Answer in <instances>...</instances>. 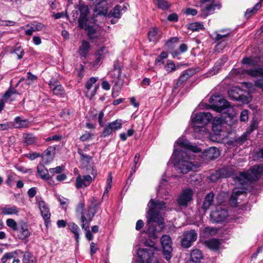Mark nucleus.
<instances>
[{"instance_id":"nucleus-27","label":"nucleus","mask_w":263,"mask_h":263,"mask_svg":"<svg viewBox=\"0 0 263 263\" xmlns=\"http://www.w3.org/2000/svg\"><path fill=\"white\" fill-rule=\"evenodd\" d=\"M220 155L219 149L216 147H210L204 152V155L208 159H214L217 158Z\"/></svg>"},{"instance_id":"nucleus-15","label":"nucleus","mask_w":263,"mask_h":263,"mask_svg":"<svg viewBox=\"0 0 263 263\" xmlns=\"http://www.w3.org/2000/svg\"><path fill=\"white\" fill-rule=\"evenodd\" d=\"M228 213L227 211L217 208L215 211H213L211 213V220L213 222L219 223L223 221L228 216Z\"/></svg>"},{"instance_id":"nucleus-50","label":"nucleus","mask_w":263,"mask_h":263,"mask_svg":"<svg viewBox=\"0 0 263 263\" xmlns=\"http://www.w3.org/2000/svg\"><path fill=\"white\" fill-rule=\"evenodd\" d=\"M15 177L16 176L14 174H8L6 183L10 187L12 186L15 180Z\"/></svg>"},{"instance_id":"nucleus-30","label":"nucleus","mask_w":263,"mask_h":263,"mask_svg":"<svg viewBox=\"0 0 263 263\" xmlns=\"http://www.w3.org/2000/svg\"><path fill=\"white\" fill-rule=\"evenodd\" d=\"M203 258L201 251L198 249H195L191 252L190 261L193 263H199Z\"/></svg>"},{"instance_id":"nucleus-5","label":"nucleus","mask_w":263,"mask_h":263,"mask_svg":"<svg viewBox=\"0 0 263 263\" xmlns=\"http://www.w3.org/2000/svg\"><path fill=\"white\" fill-rule=\"evenodd\" d=\"M88 13V7L84 4H81L79 7L78 11H76V16L73 13V20L78 18L79 27L87 31L88 35L91 40H95L97 39L100 34L94 28L93 26H90L89 25L87 18Z\"/></svg>"},{"instance_id":"nucleus-40","label":"nucleus","mask_w":263,"mask_h":263,"mask_svg":"<svg viewBox=\"0 0 263 263\" xmlns=\"http://www.w3.org/2000/svg\"><path fill=\"white\" fill-rule=\"evenodd\" d=\"M68 227L69 229L71 230V231L74 234L76 239L78 241V239H79V227L78 226L77 224H76V223H74L72 222H69L68 224Z\"/></svg>"},{"instance_id":"nucleus-7","label":"nucleus","mask_w":263,"mask_h":263,"mask_svg":"<svg viewBox=\"0 0 263 263\" xmlns=\"http://www.w3.org/2000/svg\"><path fill=\"white\" fill-rule=\"evenodd\" d=\"M212 105V108L217 112L226 114L229 116H233L235 114L234 107L230 103L218 96H212L209 100Z\"/></svg>"},{"instance_id":"nucleus-32","label":"nucleus","mask_w":263,"mask_h":263,"mask_svg":"<svg viewBox=\"0 0 263 263\" xmlns=\"http://www.w3.org/2000/svg\"><path fill=\"white\" fill-rule=\"evenodd\" d=\"M90 48L89 43L86 41H83L79 48V54L81 56L86 57Z\"/></svg>"},{"instance_id":"nucleus-2","label":"nucleus","mask_w":263,"mask_h":263,"mask_svg":"<svg viewBox=\"0 0 263 263\" xmlns=\"http://www.w3.org/2000/svg\"><path fill=\"white\" fill-rule=\"evenodd\" d=\"M147 206L148 210L146 216L147 228L145 232L149 237L157 238L165 226L163 214L166 208L165 203L151 199Z\"/></svg>"},{"instance_id":"nucleus-9","label":"nucleus","mask_w":263,"mask_h":263,"mask_svg":"<svg viewBox=\"0 0 263 263\" xmlns=\"http://www.w3.org/2000/svg\"><path fill=\"white\" fill-rule=\"evenodd\" d=\"M109 74L112 78V82L115 84L112 88V95H114L115 91L116 90L118 92L123 85L124 77L121 76L120 68L116 64H114V68Z\"/></svg>"},{"instance_id":"nucleus-48","label":"nucleus","mask_w":263,"mask_h":263,"mask_svg":"<svg viewBox=\"0 0 263 263\" xmlns=\"http://www.w3.org/2000/svg\"><path fill=\"white\" fill-rule=\"evenodd\" d=\"M114 131L119 129L121 128V120H116V121L110 123L108 124Z\"/></svg>"},{"instance_id":"nucleus-31","label":"nucleus","mask_w":263,"mask_h":263,"mask_svg":"<svg viewBox=\"0 0 263 263\" xmlns=\"http://www.w3.org/2000/svg\"><path fill=\"white\" fill-rule=\"evenodd\" d=\"M205 244L210 249L217 250L220 248L221 242L218 239L212 238L206 240Z\"/></svg>"},{"instance_id":"nucleus-17","label":"nucleus","mask_w":263,"mask_h":263,"mask_svg":"<svg viewBox=\"0 0 263 263\" xmlns=\"http://www.w3.org/2000/svg\"><path fill=\"white\" fill-rule=\"evenodd\" d=\"M242 90L238 87H233L228 91L229 97L233 100H242L244 102H249L251 99L250 97H247L246 100H243V96L241 94Z\"/></svg>"},{"instance_id":"nucleus-26","label":"nucleus","mask_w":263,"mask_h":263,"mask_svg":"<svg viewBox=\"0 0 263 263\" xmlns=\"http://www.w3.org/2000/svg\"><path fill=\"white\" fill-rule=\"evenodd\" d=\"M107 53V49L105 47H102L99 49L95 54L96 60L93 62V65H98L99 64V62L105 58Z\"/></svg>"},{"instance_id":"nucleus-25","label":"nucleus","mask_w":263,"mask_h":263,"mask_svg":"<svg viewBox=\"0 0 263 263\" xmlns=\"http://www.w3.org/2000/svg\"><path fill=\"white\" fill-rule=\"evenodd\" d=\"M19 227V232L21 233L20 238L21 239H24L30 236V233L29 231L28 226L26 222L24 221L20 222Z\"/></svg>"},{"instance_id":"nucleus-33","label":"nucleus","mask_w":263,"mask_h":263,"mask_svg":"<svg viewBox=\"0 0 263 263\" xmlns=\"http://www.w3.org/2000/svg\"><path fill=\"white\" fill-rule=\"evenodd\" d=\"M214 199V194L213 193H210L207 194L204 198L202 205V209L205 211L209 209L210 206L212 204Z\"/></svg>"},{"instance_id":"nucleus-49","label":"nucleus","mask_w":263,"mask_h":263,"mask_svg":"<svg viewBox=\"0 0 263 263\" xmlns=\"http://www.w3.org/2000/svg\"><path fill=\"white\" fill-rule=\"evenodd\" d=\"M27 78L26 80V83L27 85H31L37 80V77L34 74H32L31 72H28L27 73Z\"/></svg>"},{"instance_id":"nucleus-14","label":"nucleus","mask_w":263,"mask_h":263,"mask_svg":"<svg viewBox=\"0 0 263 263\" xmlns=\"http://www.w3.org/2000/svg\"><path fill=\"white\" fill-rule=\"evenodd\" d=\"M98 80L97 77H91L86 83L85 87L87 89L86 96L89 98H91L94 96L99 88V85H96V83Z\"/></svg>"},{"instance_id":"nucleus-60","label":"nucleus","mask_w":263,"mask_h":263,"mask_svg":"<svg viewBox=\"0 0 263 263\" xmlns=\"http://www.w3.org/2000/svg\"><path fill=\"white\" fill-rule=\"evenodd\" d=\"M62 171V168L61 166H57L55 168H50L49 171L50 173L54 175L55 174L60 173Z\"/></svg>"},{"instance_id":"nucleus-16","label":"nucleus","mask_w":263,"mask_h":263,"mask_svg":"<svg viewBox=\"0 0 263 263\" xmlns=\"http://www.w3.org/2000/svg\"><path fill=\"white\" fill-rule=\"evenodd\" d=\"M95 6V11L99 15H106L108 11V3L106 0H92Z\"/></svg>"},{"instance_id":"nucleus-13","label":"nucleus","mask_w":263,"mask_h":263,"mask_svg":"<svg viewBox=\"0 0 263 263\" xmlns=\"http://www.w3.org/2000/svg\"><path fill=\"white\" fill-rule=\"evenodd\" d=\"M197 238V233L194 230H191L184 232L183 238L181 241V245L185 248H190L192 243Z\"/></svg>"},{"instance_id":"nucleus-42","label":"nucleus","mask_w":263,"mask_h":263,"mask_svg":"<svg viewBox=\"0 0 263 263\" xmlns=\"http://www.w3.org/2000/svg\"><path fill=\"white\" fill-rule=\"evenodd\" d=\"M188 47L185 44H182L180 45L179 47V51L177 50H174L171 52V54L173 58H175L178 55H179L181 53H183L186 52L187 50Z\"/></svg>"},{"instance_id":"nucleus-51","label":"nucleus","mask_w":263,"mask_h":263,"mask_svg":"<svg viewBox=\"0 0 263 263\" xmlns=\"http://www.w3.org/2000/svg\"><path fill=\"white\" fill-rule=\"evenodd\" d=\"M164 68L168 72H171L176 69L175 64L170 60L167 61Z\"/></svg>"},{"instance_id":"nucleus-46","label":"nucleus","mask_w":263,"mask_h":263,"mask_svg":"<svg viewBox=\"0 0 263 263\" xmlns=\"http://www.w3.org/2000/svg\"><path fill=\"white\" fill-rule=\"evenodd\" d=\"M188 28L193 31H197L203 29V25L202 23L195 22L190 24Z\"/></svg>"},{"instance_id":"nucleus-58","label":"nucleus","mask_w":263,"mask_h":263,"mask_svg":"<svg viewBox=\"0 0 263 263\" xmlns=\"http://www.w3.org/2000/svg\"><path fill=\"white\" fill-rule=\"evenodd\" d=\"M40 154L38 153L34 152L32 153H29L25 155V157L31 160H33L39 157Z\"/></svg>"},{"instance_id":"nucleus-54","label":"nucleus","mask_w":263,"mask_h":263,"mask_svg":"<svg viewBox=\"0 0 263 263\" xmlns=\"http://www.w3.org/2000/svg\"><path fill=\"white\" fill-rule=\"evenodd\" d=\"M242 63L243 64L251 66H255L256 65V62H255L251 58H243L242 60Z\"/></svg>"},{"instance_id":"nucleus-64","label":"nucleus","mask_w":263,"mask_h":263,"mask_svg":"<svg viewBox=\"0 0 263 263\" xmlns=\"http://www.w3.org/2000/svg\"><path fill=\"white\" fill-rule=\"evenodd\" d=\"M58 200L60 202L61 204L63 206L64 205H66L69 201L68 199L60 196L58 197Z\"/></svg>"},{"instance_id":"nucleus-38","label":"nucleus","mask_w":263,"mask_h":263,"mask_svg":"<svg viewBox=\"0 0 263 263\" xmlns=\"http://www.w3.org/2000/svg\"><path fill=\"white\" fill-rule=\"evenodd\" d=\"M37 173L41 178L45 180H48L49 179V175L48 174V172L43 165H39L37 167Z\"/></svg>"},{"instance_id":"nucleus-29","label":"nucleus","mask_w":263,"mask_h":263,"mask_svg":"<svg viewBox=\"0 0 263 263\" xmlns=\"http://www.w3.org/2000/svg\"><path fill=\"white\" fill-rule=\"evenodd\" d=\"M14 95H20L14 88L10 87L4 93L3 98L5 101L12 102L15 100Z\"/></svg>"},{"instance_id":"nucleus-57","label":"nucleus","mask_w":263,"mask_h":263,"mask_svg":"<svg viewBox=\"0 0 263 263\" xmlns=\"http://www.w3.org/2000/svg\"><path fill=\"white\" fill-rule=\"evenodd\" d=\"M240 120L242 122H246L248 120V112L247 110H243L241 111Z\"/></svg>"},{"instance_id":"nucleus-3","label":"nucleus","mask_w":263,"mask_h":263,"mask_svg":"<svg viewBox=\"0 0 263 263\" xmlns=\"http://www.w3.org/2000/svg\"><path fill=\"white\" fill-rule=\"evenodd\" d=\"M262 173V165H255L251 170L239 174V176L235 179V183L240 187L234 188L230 198V202L232 206H236L237 205L239 196H246V185L250 182L258 179Z\"/></svg>"},{"instance_id":"nucleus-28","label":"nucleus","mask_w":263,"mask_h":263,"mask_svg":"<svg viewBox=\"0 0 263 263\" xmlns=\"http://www.w3.org/2000/svg\"><path fill=\"white\" fill-rule=\"evenodd\" d=\"M30 122L27 119H24L20 117L15 118L13 125L16 128H26L29 126Z\"/></svg>"},{"instance_id":"nucleus-8","label":"nucleus","mask_w":263,"mask_h":263,"mask_svg":"<svg viewBox=\"0 0 263 263\" xmlns=\"http://www.w3.org/2000/svg\"><path fill=\"white\" fill-rule=\"evenodd\" d=\"M86 170L88 173L92 176L87 175L81 176L79 175L76 180V187L77 189L84 188L89 186L94 180L97 176V170L93 165L87 166Z\"/></svg>"},{"instance_id":"nucleus-4","label":"nucleus","mask_w":263,"mask_h":263,"mask_svg":"<svg viewBox=\"0 0 263 263\" xmlns=\"http://www.w3.org/2000/svg\"><path fill=\"white\" fill-rule=\"evenodd\" d=\"M100 204V202L95 198L91 200V203L88 205L87 210H84L85 207L84 202H80L78 204L77 208V212L81 215V227L86 232L90 231L89 223L92 220L95 214L97 212Z\"/></svg>"},{"instance_id":"nucleus-43","label":"nucleus","mask_w":263,"mask_h":263,"mask_svg":"<svg viewBox=\"0 0 263 263\" xmlns=\"http://www.w3.org/2000/svg\"><path fill=\"white\" fill-rule=\"evenodd\" d=\"M261 7V4L258 3L256 4L253 8L250 9H248L247 10L245 13V16L247 17H250L252 15H253L256 13V11L260 9Z\"/></svg>"},{"instance_id":"nucleus-39","label":"nucleus","mask_w":263,"mask_h":263,"mask_svg":"<svg viewBox=\"0 0 263 263\" xmlns=\"http://www.w3.org/2000/svg\"><path fill=\"white\" fill-rule=\"evenodd\" d=\"M23 137L24 142L27 145L34 144L36 140V137L31 134H24Z\"/></svg>"},{"instance_id":"nucleus-45","label":"nucleus","mask_w":263,"mask_h":263,"mask_svg":"<svg viewBox=\"0 0 263 263\" xmlns=\"http://www.w3.org/2000/svg\"><path fill=\"white\" fill-rule=\"evenodd\" d=\"M78 153L81 156V160L83 164L89 163L91 161V157L87 155L84 154L82 150L79 149Z\"/></svg>"},{"instance_id":"nucleus-36","label":"nucleus","mask_w":263,"mask_h":263,"mask_svg":"<svg viewBox=\"0 0 263 263\" xmlns=\"http://www.w3.org/2000/svg\"><path fill=\"white\" fill-rule=\"evenodd\" d=\"M148 37L150 42H157L159 39L158 29L155 28L151 29L148 33Z\"/></svg>"},{"instance_id":"nucleus-20","label":"nucleus","mask_w":263,"mask_h":263,"mask_svg":"<svg viewBox=\"0 0 263 263\" xmlns=\"http://www.w3.org/2000/svg\"><path fill=\"white\" fill-rule=\"evenodd\" d=\"M28 28L25 30V34L27 35H31L34 32L42 31L45 28V25L43 24L34 22L26 26Z\"/></svg>"},{"instance_id":"nucleus-1","label":"nucleus","mask_w":263,"mask_h":263,"mask_svg":"<svg viewBox=\"0 0 263 263\" xmlns=\"http://www.w3.org/2000/svg\"><path fill=\"white\" fill-rule=\"evenodd\" d=\"M201 151L200 147L192 144L184 138H179L174 144V152L171 157L177 171L186 174L196 169L197 165L190 160V153H198Z\"/></svg>"},{"instance_id":"nucleus-23","label":"nucleus","mask_w":263,"mask_h":263,"mask_svg":"<svg viewBox=\"0 0 263 263\" xmlns=\"http://www.w3.org/2000/svg\"><path fill=\"white\" fill-rule=\"evenodd\" d=\"M23 254V251L21 250H16L11 252L5 253L1 258L2 263H12L11 260L17 256H20Z\"/></svg>"},{"instance_id":"nucleus-22","label":"nucleus","mask_w":263,"mask_h":263,"mask_svg":"<svg viewBox=\"0 0 263 263\" xmlns=\"http://www.w3.org/2000/svg\"><path fill=\"white\" fill-rule=\"evenodd\" d=\"M236 70L238 73L246 72L247 74L253 77H263V67L255 68L249 70L240 68Z\"/></svg>"},{"instance_id":"nucleus-35","label":"nucleus","mask_w":263,"mask_h":263,"mask_svg":"<svg viewBox=\"0 0 263 263\" xmlns=\"http://www.w3.org/2000/svg\"><path fill=\"white\" fill-rule=\"evenodd\" d=\"M190 77V76L187 71L183 72L178 79L177 82L176 83L174 86V88L176 89L178 87H179L184 82L186 81L189 79Z\"/></svg>"},{"instance_id":"nucleus-63","label":"nucleus","mask_w":263,"mask_h":263,"mask_svg":"<svg viewBox=\"0 0 263 263\" xmlns=\"http://www.w3.org/2000/svg\"><path fill=\"white\" fill-rule=\"evenodd\" d=\"M185 13L187 15H195L197 13V11L193 8H187L185 11Z\"/></svg>"},{"instance_id":"nucleus-6","label":"nucleus","mask_w":263,"mask_h":263,"mask_svg":"<svg viewBox=\"0 0 263 263\" xmlns=\"http://www.w3.org/2000/svg\"><path fill=\"white\" fill-rule=\"evenodd\" d=\"M212 118V115L209 112H200L193 116L192 120L195 133H199L200 135L204 136L208 135L204 126L208 124Z\"/></svg>"},{"instance_id":"nucleus-11","label":"nucleus","mask_w":263,"mask_h":263,"mask_svg":"<svg viewBox=\"0 0 263 263\" xmlns=\"http://www.w3.org/2000/svg\"><path fill=\"white\" fill-rule=\"evenodd\" d=\"M202 3L201 5L202 15L206 17L208 15L212 13L216 8H219L220 6L215 2L211 0H200Z\"/></svg>"},{"instance_id":"nucleus-41","label":"nucleus","mask_w":263,"mask_h":263,"mask_svg":"<svg viewBox=\"0 0 263 263\" xmlns=\"http://www.w3.org/2000/svg\"><path fill=\"white\" fill-rule=\"evenodd\" d=\"M155 4L162 10H167L170 7V4L165 0H154Z\"/></svg>"},{"instance_id":"nucleus-10","label":"nucleus","mask_w":263,"mask_h":263,"mask_svg":"<svg viewBox=\"0 0 263 263\" xmlns=\"http://www.w3.org/2000/svg\"><path fill=\"white\" fill-rule=\"evenodd\" d=\"M161 243L162 247L163 255L165 258L168 261L172 257L173 248L171 237L167 235H163L161 238Z\"/></svg>"},{"instance_id":"nucleus-44","label":"nucleus","mask_w":263,"mask_h":263,"mask_svg":"<svg viewBox=\"0 0 263 263\" xmlns=\"http://www.w3.org/2000/svg\"><path fill=\"white\" fill-rule=\"evenodd\" d=\"M224 171L225 170L222 169L212 174L210 178V180L211 181L214 182L216 181L219 178L227 177V176H224L223 174Z\"/></svg>"},{"instance_id":"nucleus-19","label":"nucleus","mask_w":263,"mask_h":263,"mask_svg":"<svg viewBox=\"0 0 263 263\" xmlns=\"http://www.w3.org/2000/svg\"><path fill=\"white\" fill-rule=\"evenodd\" d=\"M38 205L41 211V215L44 218L46 226L50 222L51 214L48 206L44 201L41 200L38 201Z\"/></svg>"},{"instance_id":"nucleus-18","label":"nucleus","mask_w":263,"mask_h":263,"mask_svg":"<svg viewBox=\"0 0 263 263\" xmlns=\"http://www.w3.org/2000/svg\"><path fill=\"white\" fill-rule=\"evenodd\" d=\"M55 154V147H48L40 156H41L42 161L45 164H48L51 162L54 157Z\"/></svg>"},{"instance_id":"nucleus-59","label":"nucleus","mask_w":263,"mask_h":263,"mask_svg":"<svg viewBox=\"0 0 263 263\" xmlns=\"http://www.w3.org/2000/svg\"><path fill=\"white\" fill-rule=\"evenodd\" d=\"M62 139V136L60 135H54L51 137H49L46 139V142H49L50 141H59Z\"/></svg>"},{"instance_id":"nucleus-61","label":"nucleus","mask_w":263,"mask_h":263,"mask_svg":"<svg viewBox=\"0 0 263 263\" xmlns=\"http://www.w3.org/2000/svg\"><path fill=\"white\" fill-rule=\"evenodd\" d=\"M90 255H93L98 250L97 244L94 242H91L90 245Z\"/></svg>"},{"instance_id":"nucleus-24","label":"nucleus","mask_w":263,"mask_h":263,"mask_svg":"<svg viewBox=\"0 0 263 263\" xmlns=\"http://www.w3.org/2000/svg\"><path fill=\"white\" fill-rule=\"evenodd\" d=\"M18 212L19 210L15 205H6L1 208V213L5 215H17Z\"/></svg>"},{"instance_id":"nucleus-12","label":"nucleus","mask_w":263,"mask_h":263,"mask_svg":"<svg viewBox=\"0 0 263 263\" xmlns=\"http://www.w3.org/2000/svg\"><path fill=\"white\" fill-rule=\"evenodd\" d=\"M194 195L193 191L190 189L183 190L179 196L177 202L180 206L186 207L192 200Z\"/></svg>"},{"instance_id":"nucleus-56","label":"nucleus","mask_w":263,"mask_h":263,"mask_svg":"<svg viewBox=\"0 0 263 263\" xmlns=\"http://www.w3.org/2000/svg\"><path fill=\"white\" fill-rule=\"evenodd\" d=\"M204 232L210 235H214L217 233V229L212 227H206L204 229Z\"/></svg>"},{"instance_id":"nucleus-21","label":"nucleus","mask_w":263,"mask_h":263,"mask_svg":"<svg viewBox=\"0 0 263 263\" xmlns=\"http://www.w3.org/2000/svg\"><path fill=\"white\" fill-rule=\"evenodd\" d=\"M50 88L55 95H62L64 90L61 84L56 79H52L49 84Z\"/></svg>"},{"instance_id":"nucleus-47","label":"nucleus","mask_w":263,"mask_h":263,"mask_svg":"<svg viewBox=\"0 0 263 263\" xmlns=\"http://www.w3.org/2000/svg\"><path fill=\"white\" fill-rule=\"evenodd\" d=\"M17 56V59H21L24 55V50L21 46L16 47L12 52Z\"/></svg>"},{"instance_id":"nucleus-53","label":"nucleus","mask_w":263,"mask_h":263,"mask_svg":"<svg viewBox=\"0 0 263 263\" xmlns=\"http://www.w3.org/2000/svg\"><path fill=\"white\" fill-rule=\"evenodd\" d=\"M213 131L215 135L217 136H221L222 132V125H212Z\"/></svg>"},{"instance_id":"nucleus-34","label":"nucleus","mask_w":263,"mask_h":263,"mask_svg":"<svg viewBox=\"0 0 263 263\" xmlns=\"http://www.w3.org/2000/svg\"><path fill=\"white\" fill-rule=\"evenodd\" d=\"M127 8L125 6L119 5L116 6L109 13V15L115 18H120L121 15V11L126 10Z\"/></svg>"},{"instance_id":"nucleus-62","label":"nucleus","mask_w":263,"mask_h":263,"mask_svg":"<svg viewBox=\"0 0 263 263\" xmlns=\"http://www.w3.org/2000/svg\"><path fill=\"white\" fill-rule=\"evenodd\" d=\"M255 85L263 91V79H259L255 81Z\"/></svg>"},{"instance_id":"nucleus-37","label":"nucleus","mask_w":263,"mask_h":263,"mask_svg":"<svg viewBox=\"0 0 263 263\" xmlns=\"http://www.w3.org/2000/svg\"><path fill=\"white\" fill-rule=\"evenodd\" d=\"M22 254H23L22 259L23 263H33V262L37 263L36 259L34 258L32 254L30 252L28 251L23 252Z\"/></svg>"},{"instance_id":"nucleus-55","label":"nucleus","mask_w":263,"mask_h":263,"mask_svg":"<svg viewBox=\"0 0 263 263\" xmlns=\"http://www.w3.org/2000/svg\"><path fill=\"white\" fill-rule=\"evenodd\" d=\"M114 130L111 127H110V126L108 125L105 127L103 132H102V136L106 137L109 135Z\"/></svg>"},{"instance_id":"nucleus-52","label":"nucleus","mask_w":263,"mask_h":263,"mask_svg":"<svg viewBox=\"0 0 263 263\" xmlns=\"http://www.w3.org/2000/svg\"><path fill=\"white\" fill-rule=\"evenodd\" d=\"M7 226L11 228L13 230H17V226L16 222L13 219L9 218L6 220Z\"/></svg>"}]
</instances>
